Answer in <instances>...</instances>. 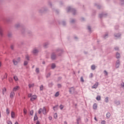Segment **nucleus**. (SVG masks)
<instances>
[{
	"label": "nucleus",
	"instance_id": "dca6fc26",
	"mask_svg": "<svg viewBox=\"0 0 124 124\" xmlns=\"http://www.w3.org/2000/svg\"><path fill=\"white\" fill-rule=\"evenodd\" d=\"M27 109H25V108L24 109H23V113H24V114L26 115V114H27Z\"/></svg>",
	"mask_w": 124,
	"mask_h": 124
},
{
	"label": "nucleus",
	"instance_id": "cd10ccee",
	"mask_svg": "<svg viewBox=\"0 0 124 124\" xmlns=\"http://www.w3.org/2000/svg\"><path fill=\"white\" fill-rule=\"evenodd\" d=\"M7 124H13V123L10 121H8L7 122Z\"/></svg>",
	"mask_w": 124,
	"mask_h": 124
},
{
	"label": "nucleus",
	"instance_id": "c756f323",
	"mask_svg": "<svg viewBox=\"0 0 124 124\" xmlns=\"http://www.w3.org/2000/svg\"><path fill=\"white\" fill-rule=\"evenodd\" d=\"M35 71L38 73H39V69L38 68H36V69L35 70Z\"/></svg>",
	"mask_w": 124,
	"mask_h": 124
},
{
	"label": "nucleus",
	"instance_id": "4be33fe9",
	"mask_svg": "<svg viewBox=\"0 0 124 124\" xmlns=\"http://www.w3.org/2000/svg\"><path fill=\"white\" fill-rule=\"evenodd\" d=\"M110 116H111V114H110V113H107V117L109 118Z\"/></svg>",
	"mask_w": 124,
	"mask_h": 124
},
{
	"label": "nucleus",
	"instance_id": "0eeeda50",
	"mask_svg": "<svg viewBox=\"0 0 124 124\" xmlns=\"http://www.w3.org/2000/svg\"><path fill=\"white\" fill-rule=\"evenodd\" d=\"M75 89L73 88H71L70 89V93H75Z\"/></svg>",
	"mask_w": 124,
	"mask_h": 124
},
{
	"label": "nucleus",
	"instance_id": "864d4df0",
	"mask_svg": "<svg viewBox=\"0 0 124 124\" xmlns=\"http://www.w3.org/2000/svg\"><path fill=\"white\" fill-rule=\"evenodd\" d=\"M11 48L12 49H13V46H11Z\"/></svg>",
	"mask_w": 124,
	"mask_h": 124
},
{
	"label": "nucleus",
	"instance_id": "7ed1b4c3",
	"mask_svg": "<svg viewBox=\"0 0 124 124\" xmlns=\"http://www.w3.org/2000/svg\"><path fill=\"white\" fill-rule=\"evenodd\" d=\"M19 86H16L15 87H14L13 89V92H16L17 91H18V90H19Z\"/></svg>",
	"mask_w": 124,
	"mask_h": 124
},
{
	"label": "nucleus",
	"instance_id": "f8f14e48",
	"mask_svg": "<svg viewBox=\"0 0 124 124\" xmlns=\"http://www.w3.org/2000/svg\"><path fill=\"white\" fill-rule=\"evenodd\" d=\"M6 114L7 115H9V114H10V110L8 108H7V109H6Z\"/></svg>",
	"mask_w": 124,
	"mask_h": 124
},
{
	"label": "nucleus",
	"instance_id": "ea45409f",
	"mask_svg": "<svg viewBox=\"0 0 124 124\" xmlns=\"http://www.w3.org/2000/svg\"><path fill=\"white\" fill-rule=\"evenodd\" d=\"M93 73H91L90 74V77L91 78H93Z\"/></svg>",
	"mask_w": 124,
	"mask_h": 124
},
{
	"label": "nucleus",
	"instance_id": "72a5a7b5",
	"mask_svg": "<svg viewBox=\"0 0 124 124\" xmlns=\"http://www.w3.org/2000/svg\"><path fill=\"white\" fill-rule=\"evenodd\" d=\"M37 119H38V117H37L36 115H35V116L34 117V121L36 120Z\"/></svg>",
	"mask_w": 124,
	"mask_h": 124
},
{
	"label": "nucleus",
	"instance_id": "2eb2a0df",
	"mask_svg": "<svg viewBox=\"0 0 124 124\" xmlns=\"http://www.w3.org/2000/svg\"><path fill=\"white\" fill-rule=\"evenodd\" d=\"M120 54L118 53H117V54H116V58H117V59H119V58H120Z\"/></svg>",
	"mask_w": 124,
	"mask_h": 124
},
{
	"label": "nucleus",
	"instance_id": "a878e982",
	"mask_svg": "<svg viewBox=\"0 0 124 124\" xmlns=\"http://www.w3.org/2000/svg\"><path fill=\"white\" fill-rule=\"evenodd\" d=\"M51 59H52V60H55V55H52V56H51Z\"/></svg>",
	"mask_w": 124,
	"mask_h": 124
},
{
	"label": "nucleus",
	"instance_id": "c85d7f7f",
	"mask_svg": "<svg viewBox=\"0 0 124 124\" xmlns=\"http://www.w3.org/2000/svg\"><path fill=\"white\" fill-rule=\"evenodd\" d=\"M55 67V64H52V65H51V68L52 69H54V68Z\"/></svg>",
	"mask_w": 124,
	"mask_h": 124
},
{
	"label": "nucleus",
	"instance_id": "412c9836",
	"mask_svg": "<svg viewBox=\"0 0 124 124\" xmlns=\"http://www.w3.org/2000/svg\"><path fill=\"white\" fill-rule=\"evenodd\" d=\"M14 79H15V81H18V78H17L16 76L14 77Z\"/></svg>",
	"mask_w": 124,
	"mask_h": 124
},
{
	"label": "nucleus",
	"instance_id": "13d9d810",
	"mask_svg": "<svg viewBox=\"0 0 124 124\" xmlns=\"http://www.w3.org/2000/svg\"><path fill=\"white\" fill-rule=\"evenodd\" d=\"M73 21H72V23H73Z\"/></svg>",
	"mask_w": 124,
	"mask_h": 124
},
{
	"label": "nucleus",
	"instance_id": "09e8293b",
	"mask_svg": "<svg viewBox=\"0 0 124 124\" xmlns=\"http://www.w3.org/2000/svg\"><path fill=\"white\" fill-rule=\"evenodd\" d=\"M15 124H18V122H16L15 123Z\"/></svg>",
	"mask_w": 124,
	"mask_h": 124
},
{
	"label": "nucleus",
	"instance_id": "393cba45",
	"mask_svg": "<svg viewBox=\"0 0 124 124\" xmlns=\"http://www.w3.org/2000/svg\"><path fill=\"white\" fill-rule=\"evenodd\" d=\"M58 108V106H55L53 107L54 110H56V109Z\"/></svg>",
	"mask_w": 124,
	"mask_h": 124
},
{
	"label": "nucleus",
	"instance_id": "5fc2aeb1",
	"mask_svg": "<svg viewBox=\"0 0 124 124\" xmlns=\"http://www.w3.org/2000/svg\"><path fill=\"white\" fill-rule=\"evenodd\" d=\"M64 124H67V122H64Z\"/></svg>",
	"mask_w": 124,
	"mask_h": 124
},
{
	"label": "nucleus",
	"instance_id": "6e6d98bb",
	"mask_svg": "<svg viewBox=\"0 0 124 124\" xmlns=\"http://www.w3.org/2000/svg\"><path fill=\"white\" fill-rule=\"evenodd\" d=\"M0 118H1V113H0Z\"/></svg>",
	"mask_w": 124,
	"mask_h": 124
},
{
	"label": "nucleus",
	"instance_id": "aec40b11",
	"mask_svg": "<svg viewBox=\"0 0 124 124\" xmlns=\"http://www.w3.org/2000/svg\"><path fill=\"white\" fill-rule=\"evenodd\" d=\"M0 35H3V30L1 29H0Z\"/></svg>",
	"mask_w": 124,
	"mask_h": 124
},
{
	"label": "nucleus",
	"instance_id": "39448f33",
	"mask_svg": "<svg viewBox=\"0 0 124 124\" xmlns=\"http://www.w3.org/2000/svg\"><path fill=\"white\" fill-rule=\"evenodd\" d=\"M16 117V114L14 111H12V112H11V118H12V119H15Z\"/></svg>",
	"mask_w": 124,
	"mask_h": 124
},
{
	"label": "nucleus",
	"instance_id": "a18cd8bd",
	"mask_svg": "<svg viewBox=\"0 0 124 124\" xmlns=\"http://www.w3.org/2000/svg\"><path fill=\"white\" fill-rule=\"evenodd\" d=\"M115 50H118V47H115Z\"/></svg>",
	"mask_w": 124,
	"mask_h": 124
},
{
	"label": "nucleus",
	"instance_id": "473e14b6",
	"mask_svg": "<svg viewBox=\"0 0 124 124\" xmlns=\"http://www.w3.org/2000/svg\"><path fill=\"white\" fill-rule=\"evenodd\" d=\"M40 89L41 91H43V85L40 86Z\"/></svg>",
	"mask_w": 124,
	"mask_h": 124
},
{
	"label": "nucleus",
	"instance_id": "49530a36",
	"mask_svg": "<svg viewBox=\"0 0 124 124\" xmlns=\"http://www.w3.org/2000/svg\"><path fill=\"white\" fill-rule=\"evenodd\" d=\"M36 124H40V123L39 121H37V122L36 123Z\"/></svg>",
	"mask_w": 124,
	"mask_h": 124
},
{
	"label": "nucleus",
	"instance_id": "e433bc0d",
	"mask_svg": "<svg viewBox=\"0 0 124 124\" xmlns=\"http://www.w3.org/2000/svg\"><path fill=\"white\" fill-rule=\"evenodd\" d=\"M60 108L61 109H62L63 108V105L60 106Z\"/></svg>",
	"mask_w": 124,
	"mask_h": 124
},
{
	"label": "nucleus",
	"instance_id": "58836bf2",
	"mask_svg": "<svg viewBox=\"0 0 124 124\" xmlns=\"http://www.w3.org/2000/svg\"><path fill=\"white\" fill-rule=\"evenodd\" d=\"M101 124H105V121H102Z\"/></svg>",
	"mask_w": 124,
	"mask_h": 124
},
{
	"label": "nucleus",
	"instance_id": "a19ab883",
	"mask_svg": "<svg viewBox=\"0 0 124 124\" xmlns=\"http://www.w3.org/2000/svg\"><path fill=\"white\" fill-rule=\"evenodd\" d=\"M104 73H105V75L107 76V75H108L107 72L106 71H104Z\"/></svg>",
	"mask_w": 124,
	"mask_h": 124
},
{
	"label": "nucleus",
	"instance_id": "4468645a",
	"mask_svg": "<svg viewBox=\"0 0 124 124\" xmlns=\"http://www.w3.org/2000/svg\"><path fill=\"white\" fill-rule=\"evenodd\" d=\"M34 86V84H29V88H31L33 87Z\"/></svg>",
	"mask_w": 124,
	"mask_h": 124
},
{
	"label": "nucleus",
	"instance_id": "3c124183",
	"mask_svg": "<svg viewBox=\"0 0 124 124\" xmlns=\"http://www.w3.org/2000/svg\"><path fill=\"white\" fill-rule=\"evenodd\" d=\"M70 8H68V11L69 12L70 11Z\"/></svg>",
	"mask_w": 124,
	"mask_h": 124
},
{
	"label": "nucleus",
	"instance_id": "f704fd0d",
	"mask_svg": "<svg viewBox=\"0 0 124 124\" xmlns=\"http://www.w3.org/2000/svg\"><path fill=\"white\" fill-rule=\"evenodd\" d=\"M28 62H27V61H25V62H24V65H28Z\"/></svg>",
	"mask_w": 124,
	"mask_h": 124
},
{
	"label": "nucleus",
	"instance_id": "37998d69",
	"mask_svg": "<svg viewBox=\"0 0 124 124\" xmlns=\"http://www.w3.org/2000/svg\"><path fill=\"white\" fill-rule=\"evenodd\" d=\"M26 59H27V60H29V56H26Z\"/></svg>",
	"mask_w": 124,
	"mask_h": 124
},
{
	"label": "nucleus",
	"instance_id": "c03bdc74",
	"mask_svg": "<svg viewBox=\"0 0 124 124\" xmlns=\"http://www.w3.org/2000/svg\"><path fill=\"white\" fill-rule=\"evenodd\" d=\"M48 119H49V120H51L52 117H49Z\"/></svg>",
	"mask_w": 124,
	"mask_h": 124
},
{
	"label": "nucleus",
	"instance_id": "423d86ee",
	"mask_svg": "<svg viewBox=\"0 0 124 124\" xmlns=\"http://www.w3.org/2000/svg\"><path fill=\"white\" fill-rule=\"evenodd\" d=\"M98 83L96 82V83H95V84H94V85L93 86H92V89H96L97 88V87H98Z\"/></svg>",
	"mask_w": 124,
	"mask_h": 124
},
{
	"label": "nucleus",
	"instance_id": "bb28decb",
	"mask_svg": "<svg viewBox=\"0 0 124 124\" xmlns=\"http://www.w3.org/2000/svg\"><path fill=\"white\" fill-rule=\"evenodd\" d=\"M30 113L31 115L32 116L33 115V111L31 110Z\"/></svg>",
	"mask_w": 124,
	"mask_h": 124
},
{
	"label": "nucleus",
	"instance_id": "1a4fd4ad",
	"mask_svg": "<svg viewBox=\"0 0 124 124\" xmlns=\"http://www.w3.org/2000/svg\"><path fill=\"white\" fill-rule=\"evenodd\" d=\"M18 62H19V61H16L15 60H13L14 64H15V65H17V64L18 63Z\"/></svg>",
	"mask_w": 124,
	"mask_h": 124
},
{
	"label": "nucleus",
	"instance_id": "9d476101",
	"mask_svg": "<svg viewBox=\"0 0 124 124\" xmlns=\"http://www.w3.org/2000/svg\"><path fill=\"white\" fill-rule=\"evenodd\" d=\"M6 91H7L6 88H4L3 89V95H4L5 93H6Z\"/></svg>",
	"mask_w": 124,
	"mask_h": 124
},
{
	"label": "nucleus",
	"instance_id": "5701e85b",
	"mask_svg": "<svg viewBox=\"0 0 124 124\" xmlns=\"http://www.w3.org/2000/svg\"><path fill=\"white\" fill-rule=\"evenodd\" d=\"M95 65H92V69L93 70H94V69H95Z\"/></svg>",
	"mask_w": 124,
	"mask_h": 124
},
{
	"label": "nucleus",
	"instance_id": "f3484780",
	"mask_svg": "<svg viewBox=\"0 0 124 124\" xmlns=\"http://www.w3.org/2000/svg\"><path fill=\"white\" fill-rule=\"evenodd\" d=\"M101 99L100 96H97L96 97V100L98 101H100Z\"/></svg>",
	"mask_w": 124,
	"mask_h": 124
},
{
	"label": "nucleus",
	"instance_id": "f257e3e1",
	"mask_svg": "<svg viewBox=\"0 0 124 124\" xmlns=\"http://www.w3.org/2000/svg\"><path fill=\"white\" fill-rule=\"evenodd\" d=\"M43 113L44 115H46L47 111L46 110V108L45 107H44L43 108H40L38 111L39 114H41V113Z\"/></svg>",
	"mask_w": 124,
	"mask_h": 124
},
{
	"label": "nucleus",
	"instance_id": "4d7b16f0",
	"mask_svg": "<svg viewBox=\"0 0 124 124\" xmlns=\"http://www.w3.org/2000/svg\"><path fill=\"white\" fill-rule=\"evenodd\" d=\"M123 86L124 87V85H123Z\"/></svg>",
	"mask_w": 124,
	"mask_h": 124
},
{
	"label": "nucleus",
	"instance_id": "79ce46f5",
	"mask_svg": "<svg viewBox=\"0 0 124 124\" xmlns=\"http://www.w3.org/2000/svg\"><path fill=\"white\" fill-rule=\"evenodd\" d=\"M59 88H61V84H58V85Z\"/></svg>",
	"mask_w": 124,
	"mask_h": 124
},
{
	"label": "nucleus",
	"instance_id": "f03ea898",
	"mask_svg": "<svg viewBox=\"0 0 124 124\" xmlns=\"http://www.w3.org/2000/svg\"><path fill=\"white\" fill-rule=\"evenodd\" d=\"M28 97H31V101H33L36 100L37 96L36 95H32L31 94H28Z\"/></svg>",
	"mask_w": 124,
	"mask_h": 124
},
{
	"label": "nucleus",
	"instance_id": "8fccbe9b",
	"mask_svg": "<svg viewBox=\"0 0 124 124\" xmlns=\"http://www.w3.org/2000/svg\"><path fill=\"white\" fill-rule=\"evenodd\" d=\"M1 65H2L1 62H0V67H1Z\"/></svg>",
	"mask_w": 124,
	"mask_h": 124
},
{
	"label": "nucleus",
	"instance_id": "6e6552de",
	"mask_svg": "<svg viewBox=\"0 0 124 124\" xmlns=\"http://www.w3.org/2000/svg\"><path fill=\"white\" fill-rule=\"evenodd\" d=\"M38 50H37V49H33V53L34 54H37V53H38Z\"/></svg>",
	"mask_w": 124,
	"mask_h": 124
},
{
	"label": "nucleus",
	"instance_id": "de8ad7c7",
	"mask_svg": "<svg viewBox=\"0 0 124 124\" xmlns=\"http://www.w3.org/2000/svg\"><path fill=\"white\" fill-rule=\"evenodd\" d=\"M94 120H95V121H97V119H96V117H94Z\"/></svg>",
	"mask_w": 124,
	"mask_h": 124
},
{
	"label": "nucleus",
	"instance_id": "2f4dec72",
	"mask_svg": "<svg viewBox=\"0 0 124 124\" xmlns=\"http://www.w3.org/2000/svg\"><path fill=\"white\" fill-rule=\"evenodd\" d=\"M119 61H117V64H116V67H117V68H118V67H119Z\"/></svg>",
	"mask_w": 124,
	"mask_h": 124
},
{
	"label": "nucleus",
	"instance_id": "a211bd4d",
	"mask_svg": "<svg viewBox=\"0 0 124 124\" xmlns=\"http://www.w3.org/2000/svg\"><path fill=\"white\" fill-rule=\"evenodd\" d=\"M54 118H55V119H57L58 118V114L57 113L54 114Z\"/></svg>",
	"mask_w": 124,
	"mask_h": 124
},
{
	"label": "nucleus",
	"instance_id": "7c9ffc66",
	"mask_svg": "<svg viewBox=\"0 0 124 124\" xmlns=\"http://www.w3.org/2000/svg\"><path fill=\"white\" fill-rule=\"evenodd\" d=\"M108 102V97H106L105 98V102Z\"/></svg>",
	"mask_w": 124,
	"mask_h": 124
},
{
	"label": "nucleus",
	"instance_id": "b1692460",
	"mask_svg": "<svg viewBox=\"0 0 124 124\" xmlns=\"http://www.w3.org/2000/svg\"><path fill=\"white\" fill-rule=\"evenodd\" d=\"M59 95H60V93H59V92H57L56 93H55V96L58 97L59 96Z\"/></svg>",
	"mask_w": 124,
	"mask_h": 124
},
{
	"label": "nucleus",
	"instance_id": "c9c22d12",
	"mask_svg": "<svg viewBox=\"0 0 124 124\" xmlns=\"http://www.w3.org/2000/svg\"><path fill=\"white\" fill-rule=\"evenodd\" d=\"M8 77V75L7 74H5V76H4V78H7Z\"/></svg>",
	"mask_w": 124,
	"mask_h": 124
},
{
	"label": "nucleus",
	"instance_id": "9b49d317",
	"mask_svg": "<svg viewBox=\"0 0 124 124\" xmlns=\"http://www.w3.org/2000/svg\"><path fill=\"white\" fill-rule=\"evenodd\" d=\"M93 108L94 109H97V105H96V104H94V105L93 106Z\"/></svg>",
	"mask_w": 124,
	"mask_h": 124
},
{
	"label": "nucleus",
	"instance_id": "20e7f679",
	"mask_svg": "<svg viewBox=\"0 0 124 124\" xmlns=\"http://www.w3.org/2000/svg\"><path fill=\"white\" fill-rule=\"evenodd\" d=\"M15 93L14 92H12L10 93V98L13 99L15 97Z\"/></svg>",
	"mask_w": 124,
	"mask_h": 124
},
{
	"label": "nucleus",
	"instance_id": "6ab92c4d",
	"mask_svg": "<svg viewBox=\"0 0 124 124\" xmlns=\"http://www.w3.org/2000/svg\"><path fill=\"white\" fill-rule=\"evenodd\" d=\"M9 81L10 83H12V82H13V78H9Z\"/></svg>",
	"mask_w": 124,
	"mask_h": 124
},
{
	"label": "nucleus",
	"instance_id": "4c0bfd02",
	"mask_svg": "<svg viewBox=\"0 0 124 124\" xmlns=\"http://www.w3.org/2000/svg\"><path fill=\"white\" fill-rule=\"evenodd\" d=\"M80 80H81V82H84V80H83V78H80Z\"/></svg>",
	"mask_w": 124,
	"mask_h": 124
},
{
	"label": "nucleus",
	"instance_id": "ddd939ff",
	"mask_svg": "<svg viewBox=\"0 0 124 124\" xmlns=\"http://www.w3.org/2000/svg\"><path fill=\"white\" fill-rule=\"evenodd\" d=\"M77 124H79V122L81 121V119L80 118H78L77 120Z\"/></svg>",
	"mask_w": 124,
	"mask_h": 124
},
{
	"label": "nucleus",
	"instance_id": "603ef678",
	"mask_svg": "<svg viewBox=\"0 0 124 124\" xmlns=\"http://www.w3.org/2000/svg\"><path fill=\"white\" fill-rule=\"evenodd\" d=\"M88 30L90 31V27H88Z\"/></svg>",
	"mask_w": 124,
	"mask_h": 124
}]
</instances>
